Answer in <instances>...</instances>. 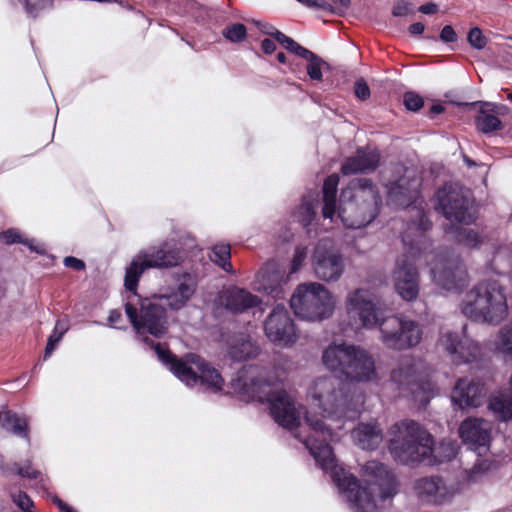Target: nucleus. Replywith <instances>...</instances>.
<instances>
[{"label":"nucleus","instance_id":"obj_1","mask_svg":"<svg viewBox=\"0 0 512 512\" xmlns=\"http://www.w3.org/2000/svg\"><path fill=\"white\" fill-rule=\"evenodd\" d=\"M350 383L338 377L323 376L312 381L307 390L311 407L320 411L321 417L306 412L305 423L309 436L299 432L302 406L288 394L278 380L262 377L245 379L243 372L232 380V387L249 399L267 403L274 421L289 430L309 450L317 465L329 474L353 512H385L398 493L399 483L392 470L385 464L372 460L360 471L361 479L348 473L337 464L330 442L338 441L337 429L343 420H355L362 412L364 396L352 392Z\"/></svg>","mask_w":512,"mask_h":512},{"label":"nucleus","instance_id":"obj_2","mask_svg":"<svg viewBox=\"0 0 512 512\" xmlns=\"http://www.w3.org/2000/svg\"><path fill=\"white\" fill-rule=\"evenodd\" d=\"M181 261L180 250L163 243L140 250L127 266L124 286L130 294L125 303V313L139 336L150 334L155 338H161L168 329L166 310L155 295L142 298L137 294L140 277L148 269L175 267Z\"/></svg>","mask_w":512,"mask_h":512},{"label":"nucleus","instance_id":"obj_3","mask_svg":"<svg viewBox=\"0 0 512 512\" xmlns=\"http://www.w3.org/2000/svg\"><path fill=\"white\" fill-rule=\"evenodd\" d=\"M339 176L331 174L323 184L322 216L341 223L350 229H359L370 224L378 215L382 203L377 187L370 179H353L342 189L338 209L336 194Z\"/></svg>","mask_w":512,"mask_h":512},{"label":"nucleus","instance_id":"obj_4","mask_svg":"<svg viewBox=\"0 0 512 512\" xmlns=\"http://www.w3.org/2000/svg\"><path fill=\"white\" fill-rule=\"evenodd\" d=\"M389 452L403 465L424 462L435 465L456 457L459 444L453 439H443L434 446L432 435L418 422L405 419L389 429Z\"/></svg>","mask_w":512,"mask_h":512},{"label":"nucleus","instance_id":"obj_5","mask_svg":"<svg viewBox=\"0 0 512 512\" xmlns=\"http://www.w3.org/2000/svg\"><path fill=\"white\" fill-rule=\"evenodd\" d=\"M410 222L402 233L404 253L397 259L392 279L398 295L405 301H414L419 295V273L416 260L424 253L425 232L432 223L424 210L413 206L409 210Z\"/></svg>","mask_w":512,"mask_h":512},{"label":"nucleus","instance_id":"obj_6","mask_svg":"<svg viewBox=\"0 0 512 512\" xmlns=\"http://www.w3.org/2000/svg\"><path fill=\"white\" fill-rule=\"evenodd\" d=\"M460 310L473 322L498 326L509 315L506 287L498 280L480 281L466 292Z\"/></svg>","mask_w":512,"mask_h":512},{"label":"nucleus","instance_id":"obj_7","mask_svg":"<svg viewBox=\"0 0 512 512\" xmlns=\"http://www.w3.org/2000/svg\"><path fill=\"white\" fill-rule=\"evenodd\" d=\"M143 341L155 351L159 361L187 386L200 384L214 392L222 389L224 380L221 374L200 356L189 353L183 358H178L160 343L149 341L147 337H144Z\"/></svg>","mask_w":512,"mask_h":512},{"label":"nucleus","instance_id":"obj_8","mask_svg":"<svg viewBox=\"0 0 512 512\" xmlns=\"http://www.w3.org/2000/svg\"><path fill=\"white\" fill-rule=\"evenodd\" d=\"M322 362L329 371L351 382H367L375 377L372 356L353 344L331 343L322 353Z\"/></svg>","mask_w":512,"mask_h":512},{"label":"nucleus","instance_id":"obj_9","mask_svg":"<svg viewBox=\"0 0 512 512\" xmlns=\"http://www.w3.org/2000/svg\"><path fill=\"white\" fill-rule=\"evenodd\" d=\"M390 383L395 386L398 396L410 394L423 404L438 393L426 363L411 356L400 359L398 367L391 371Z\"/></svg>","mask_w":512,"mask_h":512},{"label":"nucleus","instance_id":"obj_10","mask_svg":"<svg viewBox=\"0 0 512 512\" xmlns=\"http://www.w3.org/2000/svg\"><path fill=\"white\" fill-rule=\"evenodd\" d=\"M335 306L334 295L319 282L299 284L290 299V307L295 315L310 322H321L330 318Z\"/></svg>","mask_w":512,"mask_h":512},{"label":"nucleus","instance_id":"obj_11","mask_svg":"<svg viewBox=\"0 0 512 512\" xmlns=\"http://www.w3.org/2000/svg\"><path fill=\"white\" fill-rule=\"evenodd\" d=\"M422 335V325L404 315L388 316L380 324V340L391 350L411 349L421 342Z\"/></svg>","mask_w":512,"mask_h":512},{"label":"nucleus","instance_id":"obj_12","mask_svg":"<svg viewBox=\"0 0 512 512\" xmlns=\"http://www.w3.org/2000/svg\"><path fill=\"white\" fill-rule=\"evenodd\" d=\"M345 308L351 324L356 329L380 328L386 317L374 295L364 288L350 291L345 299Z\"/></svg>","mask_w":512,"mask_h":512},{"label":"nucleus","instance_id":"obj_13","mask_svg":"<svg viewBox=\"0 0 512 512\" xmlns=\"http://www.w3.org/2000/svg\"><path fill=\"white\" fill-rule=\"evenodd\" d=\"M438 208L445 218L469 225L476 220L471 193L458 185H445L436 193Z\"/></svg>","mask_w":512,"mask_h":512},{"label":"nucleus","instance_id":"obj_14","mask_svg":"<svg viewBox=\"0 0 512 512\" xmlns=\"http://www.w3.org/2000/svg\"><path fill=\"white\" fill-rule=\"evenodd\" d=\"M467 326L461 331L445 330L439 335L437 345L455 365L477 363L483 356L481 345L466 334Z\"/></svg>","mask_w":512,"mask_h":512},{"label":"nucleus","instance_id":"obj_15","mask_svg":"<svg viewBox=\"0 0 512 512\" xmlns=\"http://www.w3.org/2000/svg\"><path fill=\"white\" fill-rule=\"evenodd\" d=\"M430 273L432 281L445 290L460 289L467 281L463 263L450 249L434 255Z\"/></svg>","mask_w":512,"mask_h":512},{"label":"nucleus","instance_id":"obj_16","mask_svg":"<svg viewBox=\"0 0 512 512\" xmlns=\"http://www.w3.org/2000/svg\"><path fill=\"white\" fill-rule=\"evenodd\" d=\"M312 268L317 279L337 282L345 271V260L341 251L328 240H321L312 254Z\"/></svg>","mask_w":512,"mask_h":512},{"label":"nucleus","instance_id":"obj_17","mask_svg":"<svg viewBox=\"0 0 512 512\" xmlns=\"http://www.w3.org/2000/svg\"><path fill=\"white\" fill-rule=\"evenodd\" d=\"M264 333L268 340L280 347H290L298 339V332L289 311L276 306L264 321Z\"/></svg>","mask_w":512,"mask_h":512},{"label":"nucleus","instance_id":"obj_18","mask_svg":"<svg viewBox=\"0 0 512 512\" xmlns=\"http://www.w3.org/2000/svg\"><path fill=\"white\" fill-rule=\"evenodd\" d=\"M197 286L196 276L184 273L177 278L174 286L168 287L163 293L155 294V297L162 306L165 304L169 309L178 311L192 299Z\"/></svg>","mask_w":512,"mask_h":512},{"label":"nucleus","instance_id":"obj_19","mask_svg":"<svg viewBox=\"0 0 512 512\" xmlns=\"http://www.w3.org/2000/svg\"><path fill=\"white\" fill-rule=\"evenodd\" d=\"M459 434L464 444L478 456L488 451L491 441V424L481 418H467L460 427Z\"/></svg>","mask_w":512,"mask_h":512},{"label":"nucleus","instance_id":"obj_20","mask_svg":"<svg viewBox=\"0 0 512 512\" xmlns=\"http://www.w3.org/2000/svg\"><path fill=\"white\" fill-rule=\"evenodd\" d=\"M486 394L484 384L480 380L459 379L452 393V401L460 408L478 407Z\"/></svg>","mask_w":512,"mask_h":512},{"label":"nucleus","instance_id":"obj_21","mask_svg":"<svg viewBox=\"0 0 512 512\" xmlns=\"http://www.w3.org/2000/svg\"><path fill=\"white\" fill-rule=\"evenodd\" d=\"M380 162V153L375 149H358L346 158L341 165V173L345 176L374 171Z\"/></svg>","mask_w":512,"mask_h":512},{"label":"nucleus","instance_id":"obj_22","mask_svg":"<svg viewBox=\"0 0 512 512\" xmlns=\"http://www.w3.org/2000/svg\"><path fill=\"white\" fill-rule=\"evenodd\" d=\"M283 281V274L274 264L268 263L257 272L252 287L255 291L272 295L274 298H280L283 294Z\"/></svg>","mask_w":512,"mask_h":512},{"label":"nucleus","instance_id":"obj_23","mask_svg":"<svg viewBox=\"0 0 512 512\" xmlns=\"http://www.w3.org/2000/svg\"><path fill=\"white\" fill-rule=\"evenodd\" d=\"M388 201L396 206L408 207L418 198V183L400 178L386 185Z\"/></svg>","mask_w":512,"mask_h":512},{"label":"nucleus","instance_id":"obj_24","mask_svg":"<svg viewBox=\"0 0 512 512\" xmlns=\"http://www.w3.org/2000/svg\"><path fill=\"white\" fill-rule=\"evenodd\" d=\"M223 300L225 308L233 313H243L261 303L258 296L236 286L225 291Z\"/></svg>","mask_w":512,"mask_h":512},{"label":"nucleus","instance_id":"obj_25","mask_svg":"<svg viewBox=\"0 0 512 512\" xmlns=\"http://www.w3.org/2000/svg\"><path fill=\"white\" fill-rule=\"evenodd\" d=\"M352 438L363 450H375L383 441V430L377 421L359 423L352 430Z\"/></svg>","mask_w":512,"mask_h":512},{"label":"nucleus","instance_id":"obj_26","mask_svg":"<svg viewBox=\"0 0 512 512\" xmlns=\"http://www.w3.org/2000/svg\"><path fill=\"white\" fill-rule=\"evenodd\" d=\"M259 353V347L249 338L241 337L229 348V355L235 361H246Z\"/></svg>","mask_w":512,"mask_h":512},{"label":"nucleus","instance_id":"obj_27","mask_svg":"<svg viewBox=\"0 0 512 512\" xmlns=\"http://www.w3.org/2000/svg\"><path fill=\"white\" fill-rule=\"evenodd\" d=\"M2 427L18 437L29 440L27 420L14 411L7 410L4 412Z\"/></svg>","mask_w":512,"mask_h":512},{"label":"nucleus","instance_id":"obj_28","mask_svg":"<svg viewBox=\"0 0 512 512\" xmlns=\"http://www.w3.org/2000/svg\"><path fill=\"white\" fill-rule=\"evenodd\" d=\"M489 410L501 421L512 419V394L494 396L488 405Z\"/></svg>","mask_w":512,"mask_h":512},{"label":"nucleus","instance_id":"obj_29","mask_svg":"<svg viewBox=\"0 0 512 512\" xmlns=\"http://www.w3.org/2000/svg\"><path fill=\"white\" fill-rule=\"evenodd\" d=\"M209 257L212 262L217 264L225 272L233 274L234 270L231 264V247L226 243L215 244L211 248Z\"/></svg>","mask_w":512,"mask_h":512},{"label":"nucleus","instance_id":"obj_30","mask_svg":"<svg viewBox=\"0 0 512 512\" xmlns=\"http://www.w3.org/2000/svg\"><path fill=\"white\" fill-rule=\"evenodd\" d=\"M447 233L451 234L456 242L468 248H476L482 242L481 236L473 229L451 226Z\"/></svg>","mask_w":512,"mask_h":512},{"label":"nucleus","instance_id":"obj_31","mask_svg":"<svg viewBox=\"0 0 512 512\" xmlns=\"http://www.w3.org/2000/svg\"><path fill=\"white\" fill-rule=\"evenodd\" d=\"M475 124L477 129L484 134H489L502 128L499 118L483 108L480 109L479 114L476 116Z\"/></svg>","mask_w":512,"mask_h":512},{"label":"nucleus","instance_id":"obj_32","mask_svg":"<svg viewBox=\"0 0 512 512\" xmlns=\"http://www.w3.org/2000/svg\"><path fill=\"white\" fill-rule=\"evenodd\" d=\"M439 478V476H431L417 480L415 489L419 496L424 497L429 502L435 503Z\"/></svg>","mask_w":512,"mask_h":512},{"label":"nucleus","instance_id":"obj_33","mask_svg":"<svg viewBox=\"0 0 512 512\" xmlns=\"http://www.w3.org/2000/svg\"><path fill=\"white\" fill-rule=\"evenodd\" d=\"M460 490L459 483L439 478V485L436 490L435 503L440 504L451 500Z\"/></svg>","mask_w":512,"mask_h":512},{"label":"nucleus","instance_id":"obj_34","mask_svg":"<svg viewBox=\"0 0 512 512\" xmlns=\"http://www.w3.org/2000/svg\"><path fill=\"white\" fill-rule=\"evenodd\" d=\"M494 345L497 352L512 356V323L499 330Z\"/></svg>","mask_w":512,"mask_h":512},{"label":"nucleus","instance_id":"obj_35","mask_svg":"<svg viewBox=\"0 0 512 512\" xmlns=\"http://www.w3.org/2000/svg\"><path fill=\"white\" fill-rule=\"evenodd\" d=\"M68 330V324L66 321L58 320L55 324L52 334L48 338L47 345L44 351V359H48L53 353L54 349L61 341L62 337Z\"/></svg>","mask_w":512,"mask_h":512},{"label":"nucleus","instance_id":"obj_36","mask_svg":"<svg viewBox=\"0 0 512 512\" xmlns=\"http://www.w3.org/2000/svg\"><path fill=\"white\" fill-rule=\"evenodd\" d=\"M293 217L296 221L302 224L303 227H308L315 217V207L313 202L304 197L302 203L293 213Z\"/></svg>","mask_w":512,"mask_h":512},{"label":"nucleus","instance_id":"obj_37","mask_svg":"<svg viewBox=\"0 0 512 512\" xmlns=\"http://www.w3.org/2000/svg\"><path fill=\"white\" fill-rule=\"evenodd\" d=\"M222 35L232 43H240L246 39L247 29L241 23H234L223 29Z\"/></svg>","mask_w":512,"mask_h":512},{"label":"nucleus","instance_id":"obj_38","mask_svg":"<svg viewBox=\"0 0 512 512\" xmlns=\"http://www.w3.org/2000/svg\"><path fill=\"white\" fill-rule=\"evenodd\" d=\"M491 462L484 459H477L474 466L465 471L466 479L470 483L478 482L483 475L490 469Z\"/></svg>","mask_w":512,"mask_h":512},{"label":"nucleus","instance_id":"obj_39","mask_svg":"<svg viewBox=\"0 0 512 512\" xmlns=\"http://www.w3.org/2000/svg\"><path fill=\"white\" fill-rule=\"evenodd\" d=\"M53 8V0H26L25 10L28 15L35 18L41 11Z\"/></svg>","mask_w":512,"mask_h":512},{"label":"nucleus","instance_id":"obj_40","mask_svg":"<svg viewBox=\"0 0 512 512\" xmlns=\"http://www.w3.org/2000/svg\"><path fill=\"white\" fill-rule=\"evenodd\" d=\"M307 74L311 80L320 81L322 80V66L326 63L316 54L307 60Z\"/></svg>","mask_w":512,"mask_h":512},{"label":"nucleus","instance_id":"obj_41","mask_svg":"<svg viewBox=\"0 0 512 512\" xmlns=\"http://www.w3.org/2000/svg\"><path fill=\"white\" fill-rule=\"evenodd\" d=\"M11 499L21 512L35 509L33 501L25 492L12 493Z\"/></svg>","mask_w":512,"mask_h":512},{"label":"nucleus","instance_id":"obj_42","mask_svg":"<svg viewBox=\"0 0 512 512\" xmlns=\"http://www.w3.org/2000/svg\"><path fill=\"white\" fill-rule=\"evenodd\" d=\"M403 103L406 109L410 111H418L424 105L423 98L415 92H406L403 96Z\"/></svg>","mask_w":512,"mask_h":512},{"label":"nucleus","instance_id":"obj_43","mask_svg":"<svg viewBox=\"0 0 512 512\" xmlns=\"http://www.w3.org/2000/svg\"><path fill=\"white\" fill-rule=\"evenodd\" d=\"M467 40L469 44L477 50L483 49L487 44L485 36L483 35L482 31L477 27L470 29L467 36Z\"/></svg>","mask_w":512,"mask_h":512},{"label":"nucleus","instance_id":"obj_44","mask_svg":"<svg viewBox=\"0 0 512 512\" xmlns=\"http://www.w3.org/2000/svg\"><path fill=\"white\" fill-rule=\"evenodd\" d=\"M414 13V8L411 2L400 0L397 1L392 9V15L395 17H403Z\"/></svg>","mask_w":512,"mask_h":512},{"label":"nucleus","instance_id":"obj_45","mask_svg":"<svg viewBox=\"0 0 512 512\" xmlns=\"http://www.w3.org/2000/svg\"><path fill=\"white\" fill-rule=\"evenodd\" d=\"M307 257V249L302 246L295 248L294 256L291 263L290 273H296L302 267L304 260Z\"/></svg>","mask_w":512,"mask_h":512},{"label":"nucleus","instance_id":"obj_46","mask_svg":"<svg viewBox=\"0 0 512 512\" xmlns=\"http://www.w3.org/2000/svg\"><path fill=\"white\" fill-rule=\"evenodd\" d=\"M354 94L361 101H366L370 98V88L364 79L356 80L354 84Z\"/></svg>","mask_w":512,"mask_h":512},{"label":"nucleus","instance_id":"obj_47","mask_svg":"<svg viewBox=\"0 0 512 512\" xmlns=\"http://www.w3.org/2000/svg\"><path fill=\"white\" fill-rule=\"evenodd\" d=\"M300 3L308 8L320 9L323 11H336L332 5L325 0H301Z\"/></svg>","mask_w":512,"mask_h":512},{"label":"nucleus","instance_id":"obj_48","mask_svg":"<svg viewBox=\"0 0 512 512\" xmlns=\"http://www.w3.org/2000/svg\"><path fill=\"white\" fill-rule=\"evenodd\" d=\"M288 51L294 53L295 55H297L305 60H308L311 57H314V55H315V53H313L312 51L301 46L296 41H293L292 43H290V47L288 48Z\"/></svg>","mask_w":512,"mask_h":512},{"label":"nucleus","instance_id":"obj_49","mask_svg":"<svg viewBox=\"0 0 512 512\" xmlns=\"http://www.w3.org/2000/svg\"><path fill=\"white\" fill-rule=\"evenodd\" d=\"M263 33L272 36L278 43H280L282 46H284L285 49L288 50L290 47V43H292L294 40L288 36H286L284 33L275 30H263Z\"/></svg>","mask_w":512,"mask_h":512},{"label":"nucleus","instance_id":"obj_50","mask_svg":"<svg viewBox=\"0 0 512 512\" xmlns=\"http://www.w3.org/2000/svg\"><path fill=\"white\" fill-rule=\"evenodd\" d=\"M2 240L6 244L22 243L23 238L21 233L16 229H9L1 234Z\"/></svg>","mask_w":512,"mask_h":512},{"label":"nucleus","instance_id":"obj_51","mask_svg":"<svg viewBox=\"0 0 512 512\" xmlns=\"http://www.w3.org/2000/svg\"><path fill=\"white\" fill-rule=\"evenodd\" d=\"M440 40L444 43H453L457 41V34L452 26L446 25L440 32Z\"/></svg>","mask_w":512,"mask_h":512},{"label":"nucleus","instance_id":"obj_52","mask_svg":"<svg viewBox=\"0 0 512 512\" xmlns=\"http://www.w3.org/2000/svg\"><path fill=\"white\" fill-rule=\"evenodd\" d=\"M16 473L21 477L36 479L39 475V472L34 470L31 465H26L24 467H19L18 464H15Z\"/></svg>","mask_w":512,"mask_h":512},{"label":"nucleus","instance_id":"obj_53","mask_svg":"<svg viewBox=\"0 0 512 512\" xmlns=\"http://www.w3.org/2000/svg\"><path fill=\"white\" fill-rule=\"evenodd\" d=\"M64 265L68 268H72L76 271H81L85 269V263L76 257L68 256L64 258Z\"/></svg>","mask_w":512,"mask_h":512},{"label":"nucleus","instance_id":"obj_54","mask_svg":"<svg viewBox=\"0 0 512 512\" xmlns=\"http://www.w3.org/2000/svg\"><path fill=\"white\" fill-rule=\"evenodd\" d=\"M330 3L336 11H329L330 13L342 15L350 6L351 0H332Z\"/></svg>","mask_w":512,"mask_h":512},{"label":"nucleus","instance_id":"obj_55","mask_svg":"<svg viewBox=\"0 0 512 512\" xmlns=\"http://www.w3.org/2000/svg\"><path fill=\"white\" fill-rule=\"evenodd\" d=\"M22 243L26 245L31 251L37 252L39 254L45 252L44 245L37 242L35 239H23Z\"/></svg>","mask_w":512,"mask_h":512},{"label":"nucleus","instance_id":"obj_56","mask_svg":"<svg viewBox=\"0 0 512 512\" xmlns=\"http://www.w3.org/2000/svg\"><path fill=\"white\" fill-rule=\"evenodd\" d=\"M261 47L266 54H271L275 51L276 44L273 40L266 38L262 41Z\"/></svg>","mask_w":512,"mask_h":512},{"label":"nucleus","instance_id":"obj_57","mask_svg":"<svg viewBox=\"0 0 512 512\" xmlns=\"http://www.w3.org/2000/svg\"><path fill=\"white\" fill-rule=\"evenodd\" d=\"M437 5L435 3H426L424 5H421L419 8H418V11L423 13V14H427V15H430V14H433L437 11Z\"/></svg>","mask_w":512,"mask_h":512},{"label":"nucleus","instance_id":"obj_58","mask_svg":"<svg viewBox=\"0 0 512 512\" xmlns=\"http://www.w3.org/2000/svg\"><path fill=\"white\" fill-rule=\"evenodd\" d=\"M425 30V26L421 22L413 23L409 26L408 31L412 35H421Z\"/></svg>","mask_w":512,"mask_h":512},{"label":"nucleus","instance_id":"obj_59","mask_svg":"<svg viewBox=\"0 0 512 512\" xmlns=\"http://www.w3.org/2000/svg\"><path fill=\"white\" fill-rule=\"evenodd\" d=\"M121 317L122 315L119 310H111L109 313L108 321L111 325L116 324L120 321Z\"/></svg>","mask_w":512,"mask_h":512},{"label":"nucleus","instance_id":"obj_60","mask_svg":"<svg viewBox=\"0 0 512 512\" xmlns=\"http://www.w3.org/2000/svg\"><path fill=\"white\" fill-rule=\"evenodd\" d=\"M56 503L59 507V509L63 512H74V510L68 506L67 504H65L64 502H62L61 500L57 499L56 500Z\"/></svg>","mask_w":512,"mask_h":512},{"label":"nucleus","instance_id":"obj_61","mask_svg":"<svg viewBox=\"0 0 512 512\" xmlns=\"http://www.w3.org/2000/svg\"><path fill=\"white\" fill-rule=\"evenodd\" d=\"M258 26L262 32H263V30H271V31L276 30L272 25H270L268 23H258Z\"/></svg>","mask_w":512,"mask_h":512},{"label":"nucleus","instance_id":"obj_62","mask_svg":"<svg viewBox=\"0 0 512 512\" xmlns=\"http://www.w3.org/2000/svg\"><path fill=\"white\" fill-rule=\"evenodd\" d=\"M277 60L282 63V64H285L286 63V55L283 53V52H279L277 54Z\"/></svg>","mask_w":512,"mask_h":512},{"label":"nucleus","instance_id":"obj_63","mask_svg":"<svg viewBox=\"0 0 512 512\" xmlns=\"http://www.w3.org/2000/svg\"><path fill=\"white\" fill-rule=\"evenodd\" d=\"M442 110H443V108H442L440 105H434V106H432V108H431V111H432L433 113H441V112H442Z\"/></svg>","mask_w":512,"mask_h":512},{"label":"nucleus","instance_id":"obj_64","mask_svg":"<svg viewBox=\"0 0 512 512\" xmlns=\"http://www.w3.org/2000/svg\"><path fill=\"white\" fill-rule=\"evenodd\" d=\"M464 161L465 163L469 166V167H473L475 166V162L471 159H469L468 157H464Z\"/></svg>","mask_w":512,"mask_h":512}]
</instances>
